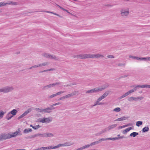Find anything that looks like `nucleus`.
<instances>
[{
  "label": "nucleus",
  "mask_w": 150,
  "mask_h": 150,
  "mask_svg": "<svg viewBox=\"0 0 150 150\" xmlns=\"http://www.w3.org/2000/svg\"><path fill=\"white\" fill-rule=\"evenodd\" d=\"M108 84L107 83L101 88H96L91 90L87 91H86V93H97L103 91L105 89L108 87Z\"/></svg>",
  "instance_id": "f257e3e1"
},
{
  "label": "nucleus",
  "mask_w": 150,
  "mask_h": 150,
  "mask_svg": "<svg viewBox=\"0 0 150 150\" xmlns=\"http://www.w3.org/2000/svg\"><path fill=\"white\" fill-rule=\"evenodd\" d=\"M14 88L12 86H8L0 89V93H6L11 92L13 90Z\"/></svg>",
  "instance_id": "f03ea898"
},
{
  "label": "nucleus",
  "mask_w": 150,
  "mask_h": 150,
  "mask_svg": "<svg viewBox=\"0 0 150 150\" xmlns=\"http://www.w3.org/2000/svg\"><path fill=\"white\" fill-rule=\"evenodd\" d=\"M52 121V120L50 118H39L37 120V122H42L44 123H47Z\"/></svg>",
  "instance_id": "7ed1b4c3"
},
{
  "label": "nucleus",
  "mask_w": 150,
  "mask_h": 150,
  "mask_svg": "<svg viewBox=\"0 0 150 150\" xmlns=\"http://www.w3.org/2000/svg\"><path fill=\"white\" fill-rule=\"evenodd\" d=\"M74 144L73 143L70 142H67L63 144H59L54 146H53L54 149H56L60 147L64 146H69L73 145Z\"/></svg>",
  "instance_id": "20e7f679"
},
{
  "label": "nucleus",
  "mask_w": 150,
  "mask_h": 150,
  "mask_svg": "<svg viewBox=\"0 0 150 150\" xmlns=\"http://www.w3.org/2000/svg\"><path fill=\"white\" fill-rule=\"evenodd\" d=\"M33 108H34L33 107H32L28 108V110L25 111L23 113L22 115L19 116L18 117V119L19 120L21 119V118L26 116L28 113H29L32 110H33Z\"/></svg>",
  "instance_id": "39448f33"
},
{
  "label": "nucleus",
  "mask_w": 150,
  "mask_h": 150,
  "mask_svg": "<svg viewBox=\"0 0 150 150\" xmlns=\"http://www.w3.org/2000/svg\"><path fill=\"white\" fill-rule=\"evenodd\" d=\"M33 108H34L33 107H32L28 108V110L25 111L23 113L22 115L19 116L18 117V119L19 120L21 119V118L26 116L28 113H29L32 110H33Z\"/></svg>",
  "instance_id": "423d86ee"
},
{
  "label": "nucleus",
  "mask_w": 150,
  "mask_h": 150,
  "mask_svg": "<svg viewBox=\"0 0 150 150\" xmlns=\"http://www.w3.org/2000/svg\"><path fill=\"white\" fill-rule=\"evenodd\" d=\"M55 109V108L54 107H53L50 106V107H48L46 108L42 109V111H43L44 113H50L52 112V110H54Z\"/></svg>",
  "instance_id": "0eeeda50"
},
{
  "label": "nucleus",
  "mask_w": 150,
  "mask_h": 150,
  "mask_svg": "<svg viewBox=\"0 0 150 150\" xmlns=\"http://www.w3.org/2000/svg\"><path fill=\"white\" fill-rule=\"evenodd\" d=\"M6 4H11L14 5H16L17 4V3L12 1H11L9 4L4 2H0V7L5 6Z\"/></svg>",
  "instance_id": "6e6552de"
},
{
  "label": "nucleus",
  "mask_w": 150,
  "mask_h": 150,
  "mask_svg": "<svg viewBox=\"0 0 150 150\" xmlns=\"http://www.w3.org/2000/svg\"><path fill=\"white\" fill-rule=\"evenodd\" d=\"M109 93L108 91H106L98 98L101 100L105 98L109 94Z\"/></svg>",
  "instance_id": "1a4fd4ad"
},
{
  "label": "nucleus",
  "mask_w": 150,
  "mask_h": 150,
  "mask_svg": "<svg viewBox=\"0 0 150 150\" xmlns=\"http://www.w3.org/2000/svg\"><path fill=\"white\" fill-rule=\"evenodd\" d=\"M2 134L4 138V140L11 138L10 133L4 134Z\"/></svg>",
  "instance_id": "9d476101"
},
{
  "label": "nucleus",
  "mask_w": 150,
  "mask_h": 150,
  "mask_svg": "<svg viewBox=\"0 0 150 150\" xmlns=\"http://www.w3.org/2000/svg\"><path fill=\"white\" fill-rule=\"evenodd\" d=\"M117 126V125L116 124H113L112 125H109L108 127L106 128V129H107V130L109 131L116 127Z\"/></svg>",
  "instance_id": "9b49d317"
},
{
  "label": "nucleus",
  "mask_w": 150,
  "mask_h": 150,
  "mask_svg": "<svg viewBox=\"0 0 150 150\" xmlns=\"http://www.w3.org/2000/svg\"><path fill=\"white\" fill-rule=\"evenodd\" d=\"M102 141H103L102 140H101V139H100L98 141H95V142H93L92 143H91V144H88L87 145H89V146H91L93 145H95V144H99V143H100Z\"/></svg>",
  "instance_id": "f8f14e48"
},
{
  "label": "nucleus",
  "mask_w": 150,
  "mask_h": 150,
  "mask_svg": "<svg viewBox=\"0 0 150 150\" xmlns=\"http://www.w3.org/2000/svg\"><path fill=\"white\" fill-rule=\"evenodd\" d=\"M138 60H149L150 61V57H138Z\"/></svg>",
  "instance_id": "ddd939ff"
},
{
  "label": "nucleus",
  "mask_w": 150,
  "mask_h": 150,
  "mask_svg": "<svg viewBox=\"0 0 150 150\" xmlns=\"http://www.w3.org/2000/svg\"><path fill=\"white\" fill-rule=\"evenodd\" d=\"M75 58H79L81 59H85L84 57V54H80L79 55H76L74 56Z\"/></svg>",
  "instance_id": "4468645a"
},
{
  "label": "nucleus",
  "mask_w": 150,
  "mask_h": 150,
  "mask_svg": "<svg viewBox=\"0 0 150 150\" xmlns=\"http://www.w3.org/2000/svg\"><path fill=\"white\" fill-rule=\"evenodd\" d=\"M13 116L9 112L6 115V118L8 120H10Z\"/></svg>",
  "instance_id": "2eb2a0df"
},
{
  "label": "nucleus",
  "mask_w": 150,
  "mask_h": 150,
  "mask_svg": "<svg viewBox=\"0 0 150 150\" xmlns=\"http://www.w3.org/2000/svg\"><path fill=\"white\" fill-rule=\"evenodd\" d=\"M127 117L123 116L120 118L117 119L115 120V121H120L125 120L127 118Z\"/></svg>",
  "instance_id": "dca6fc26"
},
{
  "label": "nucleus",
  "mask_w": 150,
  "mask_h": 150,
  "mask_svg": "<svg viewBox=\"0 0 150 150\" xmlns=\"http://www.w3.org/2000/svg\"><path fill=\"white\" fill-rule=\"evenodd\" d=\"M92 56H93V58H99L100 57H104V56L103 54H92Z\"/></svg>",
  "instance_id": "f3484780"
},
{
  "label": "nucleus",
  "mask_w": 150,
  "mask_h": 150,
  "mask_svg": "<svg viewBox=\"0 0 150 150\" xmlns=\"http://www.w3.org/2000/svg\"><path fill=\"white\" fill-rule=\"evenodd\" d=\"M129 13L128 11H124L123 10L121 11V14L122 16H126L128 15Z\"/></svg>",
  "instance_id": "a211bd4d"
},
{
  "label": "nucleus",
  "mask_w": 150,
  "mask_h": 150,
  "mask_svg": "<svg viewBox=\"0 0 150 150\" xmlns=\"http://www.w3.org/2000/svg\"><path fill=\"white\" fill-rule=\"evenodd\" d=\"M18 112V111L15 109H13L11 112H10V113L14 116L16 115Z\"/></svg>",
  "instance_id": "6ab92c4d"
},
{
  "label": "nucleus",
  "mask_w": 150,
  "mask_h": 150,
  "mask_svg": "<svg viewBox=\"0 0 150 150\" xmlns=\"http://www.w3.org/2000/svg\"><path fill=\"white\" fill-rule=\"evenodd\" d=\"M49 59L56 60H58V58L56 56L53 54L50 55Z\"/></svg>",
  "instance_id": "aec40b11"
},
{
  "label": "nucleus",
  "mask_w": 150,
  "mask_h": 150,
  "mask_svg": "<svg viewBox=\"0 0 150 150\" xmlns=\"http://www.w3.org/2000/svg\"><path fill=\"white\" fill-rule=\"evenodd\" d=\"M84 57L85 59L88 58H93L92 54H84Z\"/></svg>",
  "instance_id": "412c9836"
},
{
  "label": "nucleus",
  "mask_w": 150,
  "mask_h": 150,
  "mask_svg": "<svg viewBox=\"0 0 150 150\" xmlns=\"http://www.w3.org/2000/svg\"><path fill=\"white\" fill-rule=\"evenodd\" d=\"M45 137H53L54 135L52 133L47 132L45 133Z\"/></svg>",
  "instance_id": "4be33fe9"
},
{
  "label": "nucleus",
  "mask_w": 150,
  "mask_h": 150,
  "mask_svg": "<svg viewBox=\"0 0 150 150\" xmlns=\"http://www.w3.org/2000/svg\"><path fill=\"white\" fill-rule=\"evenodd\" d=\"M138 134L139 133L138 132H134L131 133L129 135L131 137H134L138 135Z\"/></svg>",
  "instance_id": "5701e85b"
},
{
  "label": "nucleus",
  "mask_w": 150,
  "mask_h": 150,
  "mask_svg": "<svg viewBox=\"0 0 150 150\" xmlns=\"http://www.w3.org/2000/svg\"><path fill=\"white\" fill-rule=\"evenodd\" d=\"M132 129V127H129V128H128L126 129H125V130H124L122 132V133L123 134H125L126 133L128 132H129L130 130H131Z\"/></svg>",
  "instance_id": "b1692460"
},
{
  "label": "nucleus",
  "mask_w": 150,
  "mask_h": 150,
  "mask_svg": "<svg viewBox=\"0 0 150 150\" xmlns=\"http://www.w3.org/2000/svg\"><path fill=\"white\" fill-rule=\"evenodd\" d=\"M75 95V93L74 92H72V93L67 94L65 96V97L66 98H70L72 96H73Z\"/></svg>",
  "instance_id": "393cba45"
},
{
  "label": "nucleus",
  "mask_w": 150,
  "mask_h": 150,
  "mask_svg": "<svg viewBox=\"0 0 150 150\" xmlns=\"http://www.w3.org/2000/svg\"><path fill=\"white\" fill-rule=\"evenodd\" d=\"M50 54L47 53H44L43 54L42 56L47 58L49 59Z\"/></svg>",
  "instance_id": "a878e982"
},
{
  "label": "nucleus",
  "mask_w": 150,
  "mask_h": 150,
  "mask_svg": "<svg viewBox=\"0 0 150 150\" xmlns=\"http://www.w3.org/2000/svg\"><path fill=\"white\" fill-rule=\"evenodd\" d=\"M149 130V128L148 127H145L143 128L142 132H146Z\"/></svg>",
  "instance_id": "bb28decb"
},
{
  "label": "nucleus",
  "mask_w": 150,
  "mask_h": 150,
  "mask_svg": "<svg viewBox=\"0 0 150 150\" xmlns=\"http://www.w3.org/2000/svg\"><path fill=\"white\" fill-rule=\"evenodd\" d=\"M18 135L17 132H15L13 133H12L11 134H10L11 137H16V136Z\"/></svg>",
  "instance_id": "cd10ccee"
},
{
  "label": "nucleus",
  "mask_w": 150,
  "mask_h": 150,
  "mask_svg": "<svg viewBox=\"0 0 150 150\" xmlns=\"http://www.w3.org/2000/svg\"><path fill=\"white\" fill-rule=\"evenodd\" d=\"M143 86V85H137L134 87V88L133 89L134 90V91H136L137 88H143L142 86Z\"/></svg>",
  "instance_id": "c85d7f7f"
},
{
  "label": "nucleus",
  "mask_w": 150,
  "mask_h": 150,
  "mask_svg": "<svg viewBox=\"0 0 150 150\" xmlns=\"http://www.w3.org/2000/svg\"><path fill=\"white\" fill-rule=\"evenodd\" d=\"M143 97L142 96L138 97L137 98L133 97V100L136 101L139 100H141L143 99Z\"/></svg>",
  "instance_id": "c756f323"
},
{
  "label": "nucleus",
  "mask_w": 150,
  "mask_h": 150,
  "mask_svg": "<svg viewBox=\"0 0 150 150\" xmlns=\"http://www.w3.org/2000/svg\"><path fill=\"white\" fill-rule=\"evenodd\" d=\"M89 147V146L87 145L85 146H83L82 147L77 149V150H83V149H85L87 147Z\"/></svg>",
  "instance_id": "7c9ffc66"
},
{
  "label": "nucleus",
  "mask_w": 150,
  "mask_h": 150,
  "mask_svg": "<svg viewBox=\"0 0 150 150\" xmlns=\"http://www.w3.org/2000/svg\"><path fill=\"white\" fill-rule=\"evenodd\" d=\"M55 70V69H54L51 68V69H48L47 70H44L43 71H41L39 72V73H42V72H46V71H53V70Z\"/></svg>",
  "instance_id": "2f4dec72"
},
{
  "label": "nucleus",
  "mask_w": 150,
  "mask_h": 150,
  "mask_svg": "<svg viewBox=\"0 0 150 150\" xmlns=\"http://www.w3.org/2000/svg\"><path fill=\"white\" fill-rule=\"evenodd\" d=\"M52 87H53L54 86H56L57 85H60L61 84V83L60 82H57L56 83H54L52 84H51Z\"/></svg>",
  "instance_id": "473e14b6"
},
{
  "label": "nucleus",
  "mask_w": 150,
  "mask_h": 150,
  "mask_svg": "<svg viewBox=\"0 0 150 150\" xmlns=\"http://www.w3.org/2000/svg\"><path fill=\"white\" fill-rule=\"evenodd\" d=\"M142 123L143 122L142 121H138L137 122L136 125L138 127H139L140 125H142Z\"/></svg>",
  "instance_id": "72a5a7b5"
},
{
  "label": "nucleus",
  "mask_w": 150,
  "mask_h": 150,
  "mask_svg": "<svg viewBox=\"0 0 150 150\" xmlns=\"http://www.w3.org/2000/svg\"><path fill=\"white\" fill-rule=\"evenodd\" d=\"M100 101H101V100L99 98H98L97 99L96 102L94 103V104L93 105V106H96V105H99V102Z\"/></svg>",
  "instance_id": "f704fd0d"
},
{
  "label": "nucleus",
  "mask_w": 150,
  "mask_h": 150,
  "mask_svg": "<svg viewBox=\"0 0 150 150\" xmlns=\"http://www.w3.org/2000/svg\"><path fill=\"white\" fill-rule=\"evenodd\" d=\"M129 57L131 58H132L134 59H136L138 60V57H136L134 56L129 55Z\"/></svg>",
  "instance_id": "c9c22d12"
},
{
  "label": "nucleus",
  "mask_w": 150,
  "mask_h": 150,
  "mask_svg": "<svg viewBox=\"0 0 150 150\" xmlns=\"http://www.w3.org/2000/svg\"><path fill=\"white\" fill-rule=\"evenodd\" d=\"M121 110L120 108H117L113 110V111L116 112H120Z\"/></svg>",
  "instance_id": "e433bc0d"
},
{
  "label": "nucleus",
  "mask_w": 150,
  "mask_h": 150,
  "mask_svg": "<svg viewBox=\"0 0 150 150\" xmlns=\"http://www.w3.org/2000/svg\"><path fill=\"white\" fill-rule=\"evenodd\" d=\"M35 110H36L37 111H38V112L42 113H43V111H42V109L41 110L39 108H35Z\"/></svg>",
  "instance_id": "4c0bfd02"
},
{
  "label": "nucleus",
  "mask_w": 150,
  "mask_h": 150,
  "mask_svg": "<svg viewBox=\"0 0 150 150\" xmlns=\"http://www.w3.org/2000/svg\"><path fill=\"white\" fill-rule=\"evenodd\" d=\"M37 137L38 136H40L41 137H45V133L44 134H40V133H38V134H37Z\"/></svg>",
  "instance_id": "58836bf2"
},
{
  "label": "nucleus",
  "mask_w": 150,
  "mask_h": 150,
  "mask_svg": "<svg viewBox=\"0 0 150 150\" xmlns=\"http://www.w3.org/2000/svg\"><path fill=\"white\" fill-rule=\"evenodd\" d=\"M41 127L39 125H37L33 127V128L34 129H37Z\"/></svg>",
  "instance_id": "ea45409f"
},
{
  "label": "nucleus",
  "mask_w": 150,
  "mask_h": 150,
  "mask_svg": "<svg viewBox=\"0 0 150 150\" xmlns=\"http://www.w3.org/2000/svg\"><path fill=\"white\" fill-rule=\"evenodd\" d=\"M107 130V129H106V128H105V129L102 130V131H100V134H101L103 133H104Z\"/></svg>",
  "instance_id": "a19ab883"
},
{
  "label": "nucleus",
  "mask_w": 150,
  "mask_h": 150,
  "mask_svg": "<svg viewBox=\"0 0 150 150\" xmlns=\"http://www.w3.org/2000/svg\"><path fill=\"white\" fill-rule=\"evenodd\" d=\"M44 12H46V13H52L55 15H57V16H59L58 14L56 13H55L52 12H50V11H44Z\"/></svg>",
  "instance_id": "79ce46f5"
},
{
  "label": "nucleus",
  "mask_w": 150,
  "mask_h": 150,
  "mask_svg": "<svg viewBox=\"0 0 150 150\" xmlns=\"http://www.w3.org/2000/svg\"><path fill=\"white\" fill-rule=\"evenodd\" d=\"M4 112L1 110L0 112V118H2L3 117L4 115Z\"/></svg>",
  "instance_id": "37998d69"
},
{
  "label": "nucleus",
  "mask_w": 150,
  "mask_h": 150,
  "mask_svg": "<svg viewBox=\"0 0 150 150\" xmlns=\"http://www.w3.org/2000/svg\"><path fill=\"white\" fill-rule=\"evenodd\" d=\"M101 140L103 141H106L107 140H112V138H101Z\"/></svg>",
  "instance_id": "c03bdc74"
},
{
  "label": "nucleus",
  "mask_w": 150,
  "mask_h": 150,
  "mask_svg": "<svg viewBox=\"0 0 150 150\" xmlns=\"http://www.w3.org/2000/svg\"><path fill=\"white\" fill-rule=\"evenodd\" d=\"M16 132H17L18 134V135H21L22 134L21 133V131L20 130V129L19 128L18 129V131H16Z\"/></svg>",
  "instance_id": "a18cd8bd"
},
{
  "label": "nucleus",
  "mask_w": 150,
  "mask_h": 150,
  "mask_svg": "<svg viewBox=\"0 0 150 150\" xmlns=\"http://www.w3.org/2000/svg\"><path fill=\"white\" fill-rule=\"evenodd\" d=\"M142 87L143 88H150V85H143V86Z\"/></svg>",
  "instance_id": "49530a36"
},
{
  "label": "nucleus",
  "mask_w": 150,
  "mask_h": 150,
  "mask_svg": "<svg viewBox=\"0 0 150 150\" xmlns=\"http://www.w3.org/2000/svg\"><path fill=\"white\" fill-rule=\"evenodd\" d=\"M128 100L129 101H133V97H131L129 98Z\"/></svg>",
  "instance_id": "de8ad7c7"
},
{
  "label": "nucleus",
  "mask_w": 150,
  "mask_h": 150,
  "mask_svg": "<svg viewBox=\"0 0 150 150\" xmlns=\"http://www.w3.org/2000/svg\"><path fill=\"white\" fill-rule=\"evenodd\" d=\"M128 96L127 93H125V94H123V95H122V96H121L120 97V99H122L126 96Z\"/></svg>",
  "instance_id": "09e8293b"
},
{
  "label": "nucleus",
  "mask_w": 150,
  "mask_h": 150,
  "mask_svg": "<svg viewBox=\"0 0 150 150\" xmlns=\"http://www.w3.org/2000/svg\"><path fill=\"white\" fill-rule=\"evenodd\" d=\"M60 104V103H56L54 104H53L51 105H50V106H52V107H53L54 106H56V105H59V104Z\"/></svg>",
  "instance_id": "8fccbe9b"
},
{
  "label": "nucleus",
  "mask_w": 150,
  "mask_h": 150,
  "mask_svg": "<svg viewBox=\"0 0 150 150\" xmlns=\"http://www.w3.org/2000/svg\"><path fill=\"white\" fill-rule=\"evenodd\" d=\"M64 91H60V92H59L57 93H56V94L57 95H59L61 94H62V93H64Z\"/></svg>",
  "instance_id": "3c124183"
},
{
  "label": "nucleus",
  "mask_w": 150,
  "mask_h": 150,
  "mask_svg": "<svg viewBox=\"0 0 150 150\" xmlns=\"http://www.w3.org/2000/svg\"><path fill=\"white\" fill-rule=\"evenodd\" d=\"M28 129H25L23 131V132L24 133H28L29 132L28 130Z\"/></svg>",
  "instance_id": "603ef678"
},
{
  "label": "nucleus",
  "mask_w": 150,
  "mask_h": 150,
  "mask_svg": "<svg viewBox=\"0 0 150 150\" xmlns=\"http://www.w3.org/2000/svg\"><path fill=\"white\" fill-rule=\"evenodd\" d=\"M3 140L4 139L2 134L0 135V141Z\"/></svg>",
  "instance_id": "864d4df0"
},
{
  "label": "nucleus",
  "mask_w": 150,
  "mask_h": 150,
  "mask_svg": "<svg viewBox=\"0 0 150 150\" xmlns=\"http://www.w3.org/2000/svg\"><path fill=\"white\" fill-rule=\"evenodd\" d=\"M107 57L108 58H114V56L112 55H109L107 56Z\"/></svg>",
  "instance_id": "5fc2aeb1"
},
{
  "label": "nucleus",
  "mask_w": 150,
  "mask_h": 150,
  "mask_svg": "<svg viewBox=\"0 0 150 150\" xmlns=\"http://www.w3.org/2000/svg\"><path fill=\"white\" fill-rule=\"evenodd\" d=\"M112 140H115L119 139V138L118 137H115L112 138Z\"/></svg>",
  "instance_id": "6e6d98bb"
},
{
  "label": "nucleus",
  "mask_w": 150,
  "mask_h": 150,
  "mask_svg": "<svg viewBox=\"0 0 150 150\" xmlns=\"http://www.w3.org/2000/svg\"><path fill=\"white\" fill-rule=\"evenodd\" d=\"M42 66L47 65L48 63L47 62H44L42 63Z\"/></svg>",
  "instance_id": "4d7b16f0"
},
{
  "label": "nucleus",
  "mask_w": 150,
  "mask_h": 150,
  "mask_svg": "<svg viewBox=\"0 0 150 150\" xmlns=\"http://www.w3.org/2000/svg\"><path fill=\"white\" fill-rule=\"evenodd\" d=\"M57 5L58 6H59V7L60 8V9H62V10H63V11H66V9H65L64 8H63V7H61V6H59V5Z\"/></svg>",
  "instance_id": "13d9d810"
},
{
  "label": "nucleus",
  "mask_w": 150,
  "mask_h": 150,
  "mask_svg": "<svg viewBox=\"0 0 150 150\" xmlns=\"http://www.w3.org/2000/svg\"><path fill=\"white\" fill-rule=\"evenodd\" d=\"M127 138V137H125L123 136L118 137V138H119V139H122L123 138Z\"/></svg>",
  "instance_id": "bf43d9fd"
},
{
  "label": "nucleus",
  "mask_w": 150,
  "mask_h": 150,
  "mask_svg": "<svg viewBox=\"0 0 150 150\" xmlns=\"http://www.w3.org/2000/svg\"><path fill=\"white\" fill-rule=\"evenodd\" d=\"M47 85L44 86L42 90H46V89H48V88L47 87Z\"/></svg>",
  "instance_id": "052dcab7"
},
{
  "label": "nucleus",
  "mask_w": 150,
  "mask_h": 150,
  "mask_svg": "<svg viewBox=\"0 0 150 150\" xmlns=\"http://www.w3.org/2000/svg\"><path fill=\"white\" fill-rule=\"evenodd\" d=\"M37 134H35L34 135H31V138H34L37 137Z\"/></svg>",
  "instance_id": "680f3d73"
},
{
  "label": "nucleus",
  "mask_w": 150,
  "mask_h": 150,
  "mask_svg": "<svg viewBox=\"0 0 150 150\" xmlns=\"http://www.w3.org/2000/svg\"><path fill=\"white\" fill-rule=\"evenodd\" d=\"M48 149H54L53 146H52L47 147Z\"/></svg>",
  "instance_id": "e2e57ef3"
},
{
  "label": "nucleus",
  "mask_w": 150,
  "mask_h": 150,
  "mask_svg": "<svg viewBox=\"0 0 150 150\" xmlns=\"http://www.w3.org/2000/svg\"><path fill=\"white\" fill-rule=\"evenodd\" d=\"M118 65L119 66H124L125 65V64H122V63H119L118 64Z\"/></svg>",
  "instance_id": "0e129e2a"
},
{
  "label": "nucleus",
  "mask_w": 150,
  "mask_h": 150,
  "mask_svg": "<svg viewBox=\"0 0 150 150\" xmlns=\"http://www.w3.org/2000/svg\"><path fill=\"white\" fill-rule=\"evenodd\" d=\"M65 98H65V96H64L62 97L59 98V100H63Z\"/></svg>",
  "instance_id": "69168bd1"
},
{
  "label": "nucleus",
  "mask_w": 150,
  "mask_h": 150,
  "mask_svg": "<svg viewBox=\"0 0 150 150\" xmlns=\"http://www.w3.org/2000/svg\"><path fill=\"white\" fill-rule=\"evenodd\" d=\"M129 76V75H125L123 76H122L120 77V78H125L127 77L128 76Z\"/></svg>",
  "instance_id": "338daca9"
},
{
  "label": "nucleus",
  "mask_w": 150,
  "mask_h": 150,
  "mask_svg": "<svg viewBox=\"0 0 150 150\" xmlns=\"http://www.w3.org/2000/svg\"><path fill=\"white\" fill-rule=\"evenodd\" d=\"M134 92V90H133V89L130 90L129 91V93L130 94Z\"/></svg>",
  "instance_id": "774afa93"
}]
</instances>
